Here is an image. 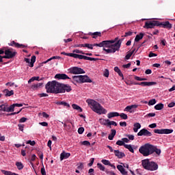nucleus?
<instances>
[{
  "label": "nucleus",
  "instance_id": "4468645a",
  "mask_svg": "<svg viewBox=\"0 0 175 175\" xmlns=\"http://www.w3.org/2000/svg\"><path fill=\"white\" fill-rule=\"evenodd\" d=\"M9 46H12V47H16V49H25V47H27V45L19 44L18 42H16L15 41H12Z\"/></svg>",
  "mask_w": 175,
  "mask_h": 175
},
{
  "label": "nucleus",
  "instance_id": "a211bd4d",
  "mask_svg": "<svg viewBox=\"0 0 175 175\" xmlns=\"http://www.w3.org/2000/svg\"><path fill=\"white\" fill-rule=\"evenodd\" d=\"M115 157H117L119 159H122V158L125 157V153L120 152L118 150H113Z\"/></svg>",
  "mask_w": 175,
  "mask_h": 175
},
{
  "label": "nucleus",
  "instance_id": "aec40b11",
  "mask_svg": "<svg viewBox=\"0 0 175 175\" xmlns=\"http://www.w3.org/2000/svg\"><path fill=\"white\" fill-rule=\"evenodd\" d=\"M70 157V153L63 152L60 154V161H64V159H68Z\"/></svg>",
  "mask_w": 175,
  "mask_h": 175
},
{
  "label": "nucleus",
  "instance_id": "bf43d9fd",
  "mask_svg": "<svg viewBox=\"0 0 175 175\" xmlns=\"http://www.w3.org/2000/svg\"><path fill=\"white\" fill-rule=\"evenodd\" d=\"M19 131H21V132L24 131V124H18Z\"/></svg>",
  "mask_w": 175,
  "mask_h": 175
},
{
  "label": "nucleus",
  "instance_id": "7c9ffc66",
  "mask_svg": "<svg viewBox=\"0 0 175 175\" xmlns=\"http://www.w3.org/2000/svg\"><path fill=\"white\" fill-rule=\"evenodd\" d=\"M114 71L116 72V73L118 74V75L120 77H122V79H124V75L122 74V72H121V70H120V68L118 66H116L114 68Z\"/></svg>",
  "mask_w": 175,
  "mask_h": 175
},
{
  "label": "nucleus",
  "instance_id": "0eeeda50",
  "mask_svg": "<svg viewBox=\"0 0 175 175\" xmlns=\"http://www.w3.org/2000/svg\"><path fill=\"white\" fill-rule=\"evenodd\" d=\"M159 21H148L145 22V25L144 28L146 29H150L152 28H155V27H159Z\"/></svg>",
  "mask_w": 175,
  "mask_h": 175
},
{
  "label": "nucleus",
  "instance_id": "c756f323",
  "mask_svg": "<svg viewBox=\"0 0 175 175\" xmlns=\"http://www.w3.org/2000/svg\"><path fill=\"white\" fill-rule=\"evenodd\" d=\"M16 166L17 167L18 170H23V169H24V165L20 161L16 162Z\"/></svg>",
  "mask_w": 175,
  "mask_h": 175
},
{
  "label": "nucleus",
  "instance_id": "f03ea898",
  "mask_svg": "<svg viewBox=\"0 0 175 175\" xmlns=\"http://www.w3.org/2000/svg\"><path fill=\"white\" fill-rule=\"evenodd\" d=\"M86 102L88 106H90V107L92 109V110H93V111H94V113L100 115L106 114V113H107V111L105 109V108H103V107H102L99 103L92 99H88Z\"/></svg>",
  "mask_w": 175,
  "mask_h": 175
},
{
  "label": "nucleus",
  "instance_id": "39448f33",
  "mask_svg": "<svg viewBox=\"0 0 175 175\" xmlns=\"http://www.w3.org/2000/svg\"><path fill=\"white\" fill-rule=\"evenodd\" d=\"M72 80L71 82L73 84H76V83H79V84H83V83H92V80L87 75L73 76Z\"/></svg>",
  "mask_w": 175,
  "mask_h": 175
},
{
  "label": "nucleus",
  "instance_id": "4d7b16f0",
  "mask_svg": "<svg viewBox=\"0 0 175 175\" xmlns=\"http://www.w3.org/2000/svg\"><path fill=\"white\" fill-rule=\"evenodd\" d=\"M82 144H83V146H91V143H90V142H88V141L82 142Z\"/></svg>",
  "mask_w": 175,
  "mask_h": 175
},
{
  "label": "nucleus",
  "instance_id": "1a4fd4ad",
  "mask_svg": "<svg viewBox=\"0 0 175 175\" xmlns=\"http://www.w3.org/2000/svg\"><path fill=\"white\" fill-rule=\"evenodd\" d=\"M70 73H72V75H83L85 71L81 68L75 66L70 68Z\"/></svg>",
  "mask_w": 175,
  "mask_h": 175
},
{
  "label": "nucleus",
  "instance_id": "79ce46f5",
  "mask_svg": "<svg viewBox=\"0 0 175 175\" xmlns=\"http://www.w3.org/2000/svg\"><path fill=\"white\" fill-rule=\"evenodd\" d=\"M119 116L122 119V120H128V115L126 113H119Z\"/></svg>",
  "mask_w": 175,
  "mask_h": 175
},
{
  "label": "nucleus",
  "instance_id": "4c0bfd02",
  "mask_svg": "<svg viewBox=\"0 0 175 175\" xmlns=\"http://www.w3.org/2000/svg\"><path fill=\"white\" fill-rule=\"evenodd\" d=\"M42 85H43V83H36V84H34L33 85H32V88L33 90H37V88H40V87H42Z\"/></svg>",
  "mask_w": 175,
  "mask_h": 175
},
{
  "label": "nucleus",
  "instance_id": "0e129e2a",
  "mask_svg": "<svg viewBox=\"0 0 175 175\" xmlns=\"http://www.w3.org/2000/svg\"><path fill=\"white\" fill-rule=\"evenodd\" d=\"M109 75H110L109 70L106 69L104 72L105 77H109Z\"/></svg>",
  "mask_w": 175,
  "mask_h": 175
},
{
  "label": "nucleus",
  "instance_id": "de8ad7c7",
  "mask_svg": "<svg viewBox=\"0 0 175 175\" xmlns=\"http://www.w3.org/2000/svg\"><path fill=\"white\" fill-rule=\"evenodd\" d=\"M101 162H102V163H103V165H108V166H109V165L111 163L109 160H106V159H103L101 161Z\"/></svg>",
  "mask_w": 175,
  "mask_h": 175
},
{
  "label": "nucleus",
  "instance_id": "5701e85b",
  "mask_svg": "<svg viewBox=\"0 0 175 175\" xmlns=\"http://www.w3.org/2000/svg\"><path fill=\"white\" fill-rule=\"evenodd\" d=\"M56 105H58L59 106H64V107H66L67 109H69L70 107V105L69 103L65 102V101H58L56 103Z\"/></svg>",
  "mask_w": 175,
  "mask_h": 175
},
{
  "label": "nucleus",
  "instance_id": "6ab92c4d",
  "mask_svg": "<svg viewBox=\"0 0 175 175\" xmlns=\"http://www.w3.org/2000/svg\"><path fill=\"white\" fill-rule=\"evenodd\" d=\"M104 47V49H107V44L106 40H104L98 44H93L92 47Z\"/></svg>",
  "mask_w": 175,
  "mask_h": 175
},
{
  "label": "nucleus",
  "instance_id": "49530a36",
  "mask_svg": "<svg viewBox=\"0 0 175 175\" xmlns=\"http://www.w3.org/2000/svg\"><path fill=\"white\" fill-rule=\"evenodd\" d=\"M97 166L98 167V169H100V170H102L103 172H105V166H103V165H102L101 163H97Z\"/></svg>",
  "mask_w": 175,
  "mask_h": 175
},
{
  "label": "nucleus",
  "instance_id": "a878e982",
  "mask_svg": "<svg viewBox=\"0 0 175 175\" xmlns=\"http://www.w3.org/2000/svg\"><path fill=\"white\" fill-rule=\"evenodd\" d=\"M89 35H90L91 36H93V39H96V38H98V36H102V33L99 32V31H96L94 33H92L90 32Z\"/></svg>",
  "mask_w": 175,
  "mask_h": 175
},
{
  "label": "nucleus",
  "instance_id": "3c124183",
  "mask_svg": "<svg viewBox=\"0 0 175 175\" xmlns=\"http://www.w3.org/2000/svg\"><path fill=\"white\" fill-rule=\"evenodd\" d=\"M38 155L40 158V159H41L42 161H43V152L38 150Z\"/></svg>",
  "mask_w": 175,
  "mask_h": 175
},
{
  "label": "nucleus",
  "instance_id": "a18cd8bd",
  "mask_svg": "<svg viewBox=\"0 0 175 175\" xmlns=\"http://www.w3.org/2000/svg\"><path fill=\"white\" fill-rule=\"evenodd\" d=\"M116 145L117 146H124V147H125V146L126 145V144H125V143H124V142L122 140H118L117 142H116Z\"/></svg>",
  "mask_w": 175,
  "mask_h": 175
},
{
  "label": "nucleus",
  "instance_id": "603ef678",
  "mask_svg": "<svg viewBox=\"0 0 175 175\" xmlns=\"http://www.w3.org/2000/svg\"><path fill=\"white\" fill-rule=\"evenodd\" d=\"M0 111H8V108H6L3 105H0Z\"/></svg>",
  "mask_w": 175,
  "mask_h": 175
},
{
  "label": "nucleus",
  "instance_id": "f257e3e1",
  "mask_svg": "<svg viewBox=\"0 0 175 175\" xmlns=\"http://www.w3.org/2000/svg\"><path fill=\"white\" fill-rule=\"evenodd\" d=\"M123 40L124 38L119 39L118 37L115 38L114 40H105L107 49L103 48V51H105L107 54H114L116 51H120Z\"/></svg>",
  "mask_w": 175,
  "mask_h": 175
},
{
  "label": "nucleus",
  "instance_id": "c9c22d12",
  "mask_svg": "<svg viewBox=\"0 0 175 175\" xmlns=\"http://www.w3.org/2000/svg\"><path fill=\"white\" fill-rule=\"evenodd\" d=\"M124 148H127V150H129V151H130V152H135V150H133V148H132V145L129 144H126L124 145Z\"/></svg>",
  "mask_w": 175,
  "mask_h": 175
},
{
  "label": "nucleus",
  "instance_id": "e2e57ef3",
  "mask_svg": "<svg viewBox=\"0 0 175 175\" xmlns=\"http://www.w3.org/2000/svg\"><path fill=\"white\" fill-rule=\"evenodd\" d=\"M131 63H128L127 64H124L122 66V68H124L125 69H129V68H131Z\"/></svg>",
  "mask_w": 175,
  "mask_h": 175
},
{
  "label": "nucleus",
  "instance_id": "f8f14e48",
  "mask_svg": "<svg viewBox=\"0 0 175 175\" xmlns=\"http://www.w3.org/2000/svg\"><path fill=\"white\" fill-rule=\"evenodd\" d=\"M137 136H146V137H150L152 136V133L151 132L148 131V130L146 129H142L139 131V132L137 133Z\"/></svg>",
  "mask_w": 175,
  "mask_h": 175
},
{
  "label": "nucleus",
  "instance_id": "393cba45",
  "mask_svg": "<svg viewBox=\"0 0 175 175\" xmlns=\"http://www.w3.org/2000/svg\"><path fill=\"white\" fill-rule=\"evenodd\" d=\"M154 152H155L157 155H161V149H158L157 146L152 145V154H154Z\"/></svg>",
  "mask_w": 175,
  "mask_h": 175
},
{
  "label": "nucleus",
  "instance_id": "37998d69",
  "mask_svg": "<svg viewBox=\"0 0 175 175\" xmlns=\"http://www.w3.org/2000/svg\"><path fill=\"white\" fill-rule=\"evenodd\" d=\"M36 80L37 81H39V77H33L31 79H30L28 81L29 84L32 83V81H35Z\"/></svg>",
  "mask_w": 175,
  "mask_h": 175
},
{
  "label": "nucleus",
  "instance_id": "13d9d810",
  "mask_svg": "<svg viewBox=\"0 0 175 175\" xmlns=\"http://www.w3.org/2000/svg\"><path fill=\"white\" fill-rule=\"evenodd\" d=\"M27 144H30V146H35V144H36V142L35 141L29 140L27 142Z\"/></svg>",
  "mask_w": 175,
  "mask_h": 175
},
{
  "label": "nucleus",
  "instance_id": "f3484780",
  "mask_svg": "<svg viewBox=\"0 0 175 175\" xmlns=\"http://www.w3.org/2000/svg\"><path fill=\"white\" fill-rule=\"evenodd\" d=\"M55 79H58L59 80H70V78L68 77V76L66 75V74H57L55 76Z\"/></svg>",
  "mask_w": 175,
  "mask_h": 175
},
{
  "label": "nucleus",
  "instance_id": "a19ab883",
  "mask_svg": "<svg viewBox=\"0 0 175 175\" xmlns=\"http://www.w3.org/2000/svg\"><path fill=\"white\" fill-rule=\"evenodd\" d=\"M155 103H157V100H155V98H153V99H151L149 100L148 105L154 106V105H155Z\"/></svg>",
  "mask_w": 175,
  "mask_h": 175
},
{
  "label": "nucleus",
  "instance_id": "864d4df0",
  "mask_svg": "<svg viewBox=\"0 0 175 175\" xmlns=\"http://www.w3.org/2000/svg\"><path fill=\"white\" fill-rule=\"evenodd\" d=\"M83 133H84V127H79L78 129V133L79 135H83Z\"/></svg>",
  "mask_w": 175,
  "mask_h": 175
},
{
  "label": "nucleus",
  "instance_id": "f704fd0d",
  "mask_svg": "<svg viewBox=\"0 0 175 175\" xmlns=\"http://www.w3.org/2000/svg\"><path fill=\"white\" fill-rule=\"evenodd\" d=\"M36 61V56L33 55L31 57L30 64L29 65L30 68H33V64Z\"/></svg>",
  "mask_w": 175,
  "mask_h": 175
},
{
  "label": "nucleus",
  "instance_id": "58836bf2",
  "mask_svg": "<svg viewBox=\"0 0 175 175\" xmlns=\"http://www.w3.org/2000/svg\"><path fill=\"white\" fill-rule=\"evenodd\" d=\"M111 125H113L114 126H117V122H116L114 121H110V120H109V122H107V126H110V128H111Z\"/></svg>",
  "mask_w": 175,
  "mask_h": 175
},
{
  "label": "nucleus",
  "instance_id": "2f4dec72",
  "mask_svg": "<svg viewBox=\"0 0 175 175\" xmlns=\"http://www.w3.org/2000/svg\"><path fill=\"white\" fill-rule=\"evenodd\" d=\"M4 92L5 94V96H12V95H14V92L13 90L9 91V90L5 89Z\"/></svg>",
  "mask_w": 175,
  "mask_h": 175
},
{
  "label": "nucleus",
  "instance_id": "473e14b6",
  "mask_svg": "<svg viewBox=\"0 0 175 175\" xmlns=\"http://www.w3.org/2000/svg\"><path fill=\"white\" fill-rule=\"evenodd\" d=\"M72 107L75 110H78L80 113H81L83 111V109L81 107H80V106H79L76 104H72Z\"/></svg>",
  "mask_w": 175,
  "mask_h": 175
},
{
  "label": "nucleus",
  "instance_id": "6e6d98bb",
  "mask_svg": "<svg viewBox=\"0 0 175 175\" xmlns=\"http://www.w3.org/2000/svg\"><path fill=\"white\" fill-rule=\"evenodd\" d=\"M105 173H107V174L108 175H116V173H114V172L109 171V170H106Z\"/></svg>",
  "mask_w": 175,
  "mask_h": 175
},
{
  "label": "nucleus",
  "instance_id": "412c9836",
  "mask_svg": "<svg viewBox=\"0 0 175 175\" xmlns=\"http://www.w3.org/2000/svg\"><path fill=\"white\" fill-rule=\"evenodd\" d=\"M139 85H142V87H150L151 85H157V82H141L139 83Z\"/></svg>",
  "mask_w": 175,
  "mask_h": 175
},
{
  "label": "nucleus",
  "instance_id": "680f3d73",
  "mask_svg": "<svg viewBox=\"0 0 175 175\" xmlns=\"http://www.w3.org/2000/svg\"><path fill=\"white\" fill-rule=\"evenodd\" d=\"M133 32L132 31H127L125 33L124 37L126 38V36H132Z\"/></svg>",
  "mask_w": 175,
  "mask_h": 175
},
{
  "label": "nucleus",
  "instance_id": "09e8293b",
  "mask_svg": "<svg viewBox=\"0 0 175 175\" xmlns=\"http://www.w3.org/2000/svg\"><path fill=\"white\" fill-rule=\"evenodd\" d=\"M83 47H87V49H89L90 50L94 49V47H92V44H84Z\"/></svg>",
  "mask_w": 175,
  "mask_h": 175
},
{
  "label": "nucleus",
  "instance_id": "4be33fe9",
  "mask_svg": "<svg viewBox=\"0 0 175 175\" xmlns=\"http://www.w3.org/2000/svg\"><path fill=\"white\" fill-rule=\"evenodd\" d=\"M117 169L122 175H128V172L125 171V168L121 165H117Z\"/></svg>",
  "mask_w": 175,
  "mask_h": 175
},
{
  "label": "nucleus",
  "instance_id": "2eb2a0df",
  "mask_svg": "<svg viewBox=\"0 0 175 175\" xmlns=\"http://www.w3.org/2000/svg\"><path fill=\"white\" fill-rule=\"evenodd\" d=\"M5 55H8V58L10 59V58H14V57H16V54H17L16 51H13L10 49H7L5 51Z\"/></svg>",
  "mask_w": 175,
  "mask_h": 175
},
{
  "label": "nucleus",
  "instance_id": "bb28decb",
  "mask_svg": "<svg viewBox=\"0 0 175 175\" xmlns=\"http://www.w3.org/2000/svg\"><path fill=\"white\" fill-rule=\"evenodd\" d=\"M134 128H133V131L135 133H137V132L139 131V129H140L142 128V124H140V123L137 122L135 123L133 125Z\"/></svg>",
  "mask_w": 175,
  "mask_h": 175
},
{
  "label": "nucleus",
  "instance_id": "cd10ccee",
  "mask_svg": "<svg viewBox=\"0 0 175 175\" xmlns=\"http://www.w3.org/2000/svg\"><path fill=\"white\" fill-rule=\"evenodd\" d=\"M120 113L118 112H110L107 114L108 118H113V117H119Z\"/></svg>",
  "mask_w": 175,
  "mask_h": 175
},
{
  "label": "nucleus",
  "instance_id": "9d476101",
  "mask_svg": "<svg viewBox=\"0 0 175 175\" xmlns=\"http://www.w3.org/2000/svg\"><path fill=\"white\" fill-rule=\"evenodd\" d=\"M154 133H158L159 135H170V133H173V129H154Z\"/></svg>",
  "mask_w": 175,
  "mask_h": 175
},
{
  "label": "nucleus",
  "instance_id": "ea45409f",
  "mask_svg": "<svg viewBox=\"0 0 175 175\" xmlns=\"http://www.w3.org/2000/svg\"><path fill=\"white\" fill-rule=\"evenodd\" d=\"M10 111H14V104L10 105L9 107H7V113H10Z\"/></svg>",
  "mask_w": 175,
  "mask_h": 175
},
{
  "label": "nucleus",
  "instance_id": "72a5a7b5",
  "mask_svg": "<svg viewBox=\"0 0 175 175\" xmlns=\"http://www.w3.org/2000/svg\"><path fill=\"white\" fill-rule=\"evenodd\" d=\"M165 107V105L163 103H159L154 106L155 110H162Z\"/></svg>",
  "mask_w": 175,
  "mask_h": 175
},
{
  "label": "nucleus",
  "instance_id": "423d86ee",
  "mask_svg": "<svg viewBox=\"0 0 175 175\" xmlns=\"http://www.w3.org/2000/svg\"><path fill=\"white\" fill-rule=\"evenodd\" d=\"M142 166L146 170H150L151 172L158 170V164L155 162L150 161L148 159L142 161Z\"/></svg>",
  "mask_w": 175,
  "mask_h": 175
},
{
  "label": "nucleus",
  "instance_id": "8fccbe9b",
  "mask_svg": "<svg viewBox=\"0 0 175 175\" xmlns=\"http://www.w3.org/2000/svg\"><path fill=\"white\" fill-rule=\"evenodd\" d=\"M72 53H76L77 54H85L84 52H83V51H80L79 49H74Z\"/></svg>",
  "mask_w": 175,
  "mask_h": 175
},
{
  "label": "nucleus",
  "instance_id": "dca6fc26",
  "mask_svg": "<svg viewBox=\"0 0 175 175\" xmlns=\"http://www.w3.org/2000/svg\"><path fill=\"white\" fill-rule=\"evenodd\" d=\"M79 59H85L87 61H98V58L90 57L83 55H78Z\"/></svg>",
  "mask_w": 175,
  "mask_h": 175
},
{
  "label": "nucleus",
  "instance_id": "7ed1b4c3",
  "mask_svg": "<svg viewBox=\"0 0 175 175\" xmlns=\"http://www.w3.org/2000/svg\"><path fill=\"white\" fill-rule=\"evenodd\" d=\"M59 85L57 81H49L45 85L47 94H59Z\"/></svg>",
  "mask_w": 175,
  "mask_h": 175
},
{
  "label": "nucleus",
  "instance_id": "338daca9",
  "mask_svg": "<svg viewBox=\"0 0 175 175\" xmlns=\"http://www.w3.org/2000/svg\"><path fill=\"white\" fill-rule=\"evenodd\" d=\"M149 128H151L152 129H154V128H157L156 123H152L148 126Z\"/></svg>",
  "mask_w": 175,
  "mask_h": 175
},
{
  "label": "nucleus",
  "instance_id": "ddd939ff",
  "mask_svg": "<svg viewBox=\"0 0 175 175\" xmlns=\"http://www.w3.org/2000/svg\"><path fill=\"white\" fill-rule=\"evenodd\" d=\"M137 107H139V105H129L124 109V111H129V113H135V111H136V109Z\"/></svg>",
  "mask_w": 175,
  "mask_h": 175
},
{
  "label": "nucleus",
  "instance_id": "6e6552de",
  "mask_svg": "<svg viewBox=\"0 0 175 175\" xmlns=\"http://www.w3.org/2000/svg\"><path fill=\"white\" fill-rule=\"evenodd\" d=\"M70 91H72V87L70 85L60 83L59 94H64V92H70Z\"/></svg>",
  "mask_w": 175,
  "mask_h": 175
},
{
  "label": "nucleus",
  "instance_id": "052dcab7",
  "mask_svg": "<svg viewBox=\"0 0 175 175\" xmlns=\"http://www.w3.org/2000/svg\"><path fill=\"white\" fill-rule=\"evenodd\" d=\"M94 161H95V159L92 158V159H90V163L88 164V166H89V167L92 166V165H94Z\"/></svg>",
  "mask_w": 175,
  "mask_h": 175
},
{
  "label": "nucleus",
  "instance_id": "5fc2aeb1",
  "mask_svg": "<svg viewBox=\"0 0 175 175\" xmlns=\"http://www.w3.org/2000/svg\"><path fill=\"white\" fill-rule=\"evenodd\" d=\"M78 170H83L84 169V164L83 163H81L79 165L77 166Z\"/></svg>",
  "mask_w": 175,
  "mask_h": 175
},
{
  "label": "nucleus",
  "instance_id": "c85d7f7f",
  "mask_svg": "<svg viewBox=\"0 0 175 175\" xmlns=\"http://www.w3.org/2000/svg\"><path fill=\"white\" fill-rule=\"evenodd\" d=\"M144 34L143 33H140L139 34L137 35L135 38V42H139L143 39Z\"/></svg>",
  "mask_w": 175,
  "mask_h": 175
},
{
  "label": "nucleus",
  "instance_id": "c03bdc74",
  "mask_svg": "<svg viewBox=\"0 0 175 175\" xmlns=\"http://www.w3.org/2000/svg\"><path fill=\"white\" fill-rule=\"evenodd\" d=\"M100 122L103 124V125H107V123L109 122V119H100Z\"/></svg>",
  "mask_w": 175,
  "mask_h": 175
},
{
  "label": "nucleus",
  "instance_id": "b1692460",
  "mask_svg": "<svg viewBox=\"0 0 175 175\" xmlns=\"http://www.w3.org/2000/svg\"><path fill=\"white\" fill-rule=\"evenodd\" d=\"M61 54L63 55H67L68 57H72V58H79V54L76 53H68L66 52H62Z\"/></svg>",
  "mask_w": 175,
  "mask_h": 175
},
{
  "label": "nucleus",
  "instance_id": "e433bc0d",
  "mask_svg": "<svg viewBox=\"0 0 175 175\" xmlns=\"http://www.w3.org/2000/svg\"><path fill=\"white\" fill-rule=\"evenodd\" d=\"M135 53V49H133L132 51L129 52L126 56H125V59H130L131 57H132V55Z\"/></svg>",
  "mask_w": 175,
  "mask_h": 175
},
{
  "label": "nucleus",
  "instance_id": "69168bd1",
  "mask_svg": "<svg viewBox=\"0 0 175 175\" xmlns=\"http://www.w3.org/2000/svg\"><path fill=\"white\" fill-rule=\"evenodd\" d=\"M41 174H42V175H46V170L44 169V166H43V167L41 168Z\"/></svg>",
  "mask_w": 175,
  "mask_h": 175
},
{
  "label": "nucleus",
  "instance_id": "20e7f679",
  "mask_svg": "<svg viewBox=\"0 0 175 175\" xmlns=\"http://www.w3.org/2000/svg\"><path fill=\"white\" fill-rule=\"evenodd\" d=\"M139 152L144 157H148V155L152 154V144H145L139 148Z\"/></svg>",
  "mask_w": 175,
  "mask_h": 175
},
{
  "label": "nucleus",
  "instance_id": "9b49d317",
  "mask_svg": "<svg viewBox=\"0 0 175 175\" xmlns=\"http://www.w3.org/2000/svg\"><path fill=\"white\" fill-rule=\"evenodd\" d=\"M159 27H162V28H165L166 29H172V27H173V25L169 21H165V22L159 21Z\"/></svg>",
  "mask_w": 175,
  "mask_h": 175
},
{
  "label": "nucleus",
  "instance_id": "774afa93",
  "mask_svg": "<svg viewBox=\"0 0 175 175\" xmlns=\"http://www.w3.org/2000/svg\"><path fill=\"white\" fill-rule=\"evenodd\" d=\"M27 120H28L27 118H21L20 120H19V122H25V121H27Z\"/></svg>",
  "mask_w": 175,
  "mask_h": 175
}]
</instances>
